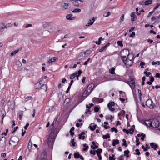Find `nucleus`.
<instances>
[{"label": "nucleus", "mask_w": 160, "mask_h": 160, "mask_svg": "<svg viewBox=\"0 0 160 160\" xmlns=\"http://www.w3.org/2000/svg\"><path fill=\"white\" fill-rule=\"evenodd\" d=\"M115 105V103L114 102H110L108 105V106H111V107H112L114 106Z\"/></svg>", "instance_id": "79ce46f5"}, {"label": "nucleus", "mask_w": 160, "mask_h": 160, "mask_svg": "<svg viewBox=\"0 0 160 160\" xmlns=\"http://www.w3.org/2000/svg\"><path fill=\"white\" fill-rule=\"evenodd\" d=\"M19 51V50L18 49L17 50L14 51L13 52L11 53V55L12 56H13V55H15L16 53H17V52H18Z\"/></svg>", "instance_id": "c03bdc74"}, {"label": "nucleus", "mask_w": 160, "mask_h": 160, "mask_svg": "<svg viewBox=\"0 0 160 160\" xmlns=\"http://www.w3.org/2000/svg\"><path fill=\"white\" fill-rule=\"evenodd\" d=\"M95 20V19L94 18H92V19L91 20H90L89 22H90V23H92V24H93V23Z\"/></svg>", "instance_id": "4d7b16f0"}, {"label": "nucleus", "mask_w": 160, "mask_h": 160, "mask_svg": "<svg viewBox=\"0 0 160 160\" xmlns=\"http://www.w3.org/2000/svg\"><path fill=\"white\" fill-rule=\"evenodd\" d=\"M74 139H73L71 141V142L72 143V145L73 146H75L76 142L74 141Z\"/></svg>", "instance_id": "49530a36"}, {"label": "nucleus", "mask_w": 160, "mask_h": 160, "mask_svg": "<svg viewBox=\"0 0 160 160\" xmlns=\"http://www.w3.org/2000/svg\"><path fill=\"white\" fill-rule=\"evenodd\" d=\"M142 137H141V139L142 140H144V138L145 137L146 135L145 134H144L142 132Z\"/></svg>", "instance_id": "864d4df0"}, {"label": "nucleus", "mask_w": 160, "mask_h": 160, "mask_svg": "<svg viewBox=\"0 0 160 160\" xmlns=\"http://www.w3.org/2000/svg\"><path fill=\"white\" fill-rule=\"evenodd\" d=\"M92 100L93 101L97 102H102V101L101 99H99L98 98H94L92 99Z\"/></svg>", "instance_id": "393cba45"}, {"label": "nucleus", "mask_w": 160, "mask_h": 160, "mask_svg": "<svg viewBox=\"0 0 160 160\" xmlns=\"http://www.w3.org/2000/svg\"><path fill=\"white\" fill-rule=\"evenodd\" d=\"M40 89H43L46 91L47 90V86L46 85L44 84H42Z\"/></svg>", "instance_id": "412c9836"}, {"label": "nucleus", "mask_w": 160, "mask_h": 160, "mask_svg": "<svg viewBox=\"0 0 160 160\" xmlns=\"http://www.w3.org/2000/svg\"><path fill=\"white\" fill-rule=\"evenodd\" d=\"M151 119L149 120H146L144 122V123L146 126L149 127L151 128Z\"/></svg>", "instance_id": "1a4fd4ad"}, {"label": "nucleus", "mask_w": 160, "mask_h": 160, "mask_svg": "<svg viewBox=\"0 0 160 160\" xmlns=\"http://www.w3.org/2000/svg\"><path fill=\"white\" fill-rule=\"evenodd\" d=\"M32 97L31 96H28L25 99V101L26 102L28 101L29 100H31L32 99Z\"/></svg>", "instance_id": "ea45409f"}, {"label": "nucleus", "mask_w": 160, "mask_h": 160, "mask_svg": "<svg viewBox=\"0 0 160 160\" xmlns=\"http://www.w3.org/2000/svg\"><path fill=\"white\" fill-rule=\"evenodd\" d=\"M159 18H159V16H154V17H152V18H151V20L152 21H153V20H157L158 19H159Z\"/></svg>", "instance_id": "72a5a7b5"}, {"label": "nucleus", "mask_w": 160, "mask_h": 160, "mask_svg": "<svg viewBox=\"0 0 160 160\" xmlns=\"http://www.w3.org/2000/svg\"><path fill=\"white\" fill-rule=\"evenodd\" d=\"M85 79L86 78L85 77H84L82 78V82L83 83H85Z\"/></svg>", "instance_id": "e2e57ef3"}, {"label": "nucleus", "mask_w": 160, "mask_h": 160, "mask_svg": "<svg viewBox=\"0 0 160 160\" xmlns=\"http://www.w3.org/2000/svg\"><path fill=\"white\" fill-rule=\"evenodd\" d=\"M102 152V150L101 149H98L96 152L97 154H101V153Z\"/></svg>", "instance_id": "c9c22d12"}, {"label": "nucleus", "mask_w": 160, "mask_h": 160, "mask_svg": "<svg viewBox=\"0 0 160 160\" xmlns=\"http://www.w3.org/2000/svg\"><path fill=\"white\" fill-rule=\"evenodd\" d=\"M70 4L69 3H64L62 4V7L65 9H68L70 8Z\"/></svg>", "instance_id": "4468645a"}, {"label": "nucleus", "mask_w": 160, "mask_h": 160, "mask_svg": "<svg viewBox=\"0 0 160 160\" xmlns=\"http://www.w3.org/2000/svg\"><path fill=\"white\" fill-rule=\"evenodd\" d=\"M155 77L158 78H160V74L159 73H157L155 76Z\"/></svg>", "instance_id": "bf43d9fd"}, {"label": "nucleus", "mask_w": 160, "mask_h": 160, "mask_svg": "<svg viewBox=\"0 0 160 160\" xmlns=\"http://www.w3.org/2000/svg\"><path fill=\"white\" fill-rule=\"evenodd\" d=\"M110 137L109 134H107L106 135H103L102 138L104 139H107Z\"/></svg>", "instance_id": "2f4dec72"}, {"label": "nucleus", "mask_w": 160, "mask_h": 160, "mask_svg": "<svg viewBox=\"0 0 160 160\" xmlns=\"http://www.w3.org/2000/svg\"><path fill=\"white\" fill-rule=\"evenodd\" d=\"M122 43V41H118L117 42V44L118 45L121 47H122L123 46Z\"/></svg>", "instance_id": "58836bf2"}, {"label": "nucleus", "mask_w": 160, "mask_h": 160, "mask_svg": "<svg viewBox=\"0 0 160 160\" xmlns=\"http://www.w3.org/2000/svg\"><path fill=\"white\" fill-rule=\"evenodd\" d=\"M85 132H82L79 135V139H82L83 140L85 138V136H84V135H85Z\"/></svg>", "instance_id": "f3484780"}, {"label": "nucleus", "mask_w": 160, "mask_h": 160, "mask_svg": "<svg viewBox=\"0 0 160 160\" xmlns=\"http://www.w3.org/2000/svg\"><path fill=\"white\" fill-rule=\"evenodd\" d=\"M74 157L75 158H78L80 157V154L78 152H76L74 153Z\"/></svg>", "instance_id": "bb28decb"}, {"label": "nucleus", "mask_w": 160, "mask_h": 160, "mask_svg": "<svg viewBox=\"0 0 160 160\" xmlns=\"http://www.w3.org/2000/svg\"><path fill=\"white\" fill-rule=\"evenodd\" d=\"M129 130L130 132H129V133L130 134H133L132 132H134V129L132 128H130V129H129Z\"/></svg>", "instance_id": "09e8293b"}, {"label": "nucleus", "mask_w": 160, "mask_h": 160, "mask_svg": "<svg viewBox=\"0 0 160 160\" xmlns=\"http://www.w3.org/2000/svg\"><path fill=\"white\" fill-rule=\"evenodd\" d=\"M82 55H79L78 57H77V59L79 60H82V58H81V57H82Z\"/></svg>", "instance_id": "13d9d810"}, {"label": "nucleus", "mask_w": 160, "mask_h": 160, "mask_svg": "<svg viewBox=\"0 0 160 160\" xmlns=\"http://www.w3.org/2000/svg\"><path fill=\"white\" fill-rule=\"evenodd\" d=\"M90 152L91 154H92L93 155H94L96 154V151L91 150Z\"/></svg>", "instance_id": "603ef678"}, {"label": "nucleus", "mask_w": 160, "mask_h": 160, "mask_svg": "<svg viewBox=\"0 0 160 160\" xmlns=\"http://www.w3.org/2000/svg\"><path fill=\"white\" fill-rule=\"evenodd\" d=\"M154 103L151 99H149L146 102V105L150 108H154Z\"/></svg>", "instance_id": "39448f33"}, {"label": "nucleus", "mask_w": 160, "mask_h": 160, "mask_svg": "<svg viewBox=\"0 0 160 160\" xmlns=\"http://www.w3.org/2000/svg\"><path fill=\"white\" fill-rule=\"evenodd\" d=\"M115 155L113 154L112 156H110L109 158V160H115V158H114Z\"/></svg>", "instance_id": "37998d69"}, {"label": "nucleus", "mask_w": 160, "mask_h": 160, "mask_svg": "<svg viewBox=\"0 0 160 160\" xmlns=\"http://www.w3.org/2000/svg\"><path fill=\"white\" fill-rule=\"evenodd\" d=\"M115 68H112L109 70V72L110 73L113 74L115 73Z\"/></svg>", "instance_id": "b1692460"}, {"label": "nucleus", "mask_w": 160, "mask_h": 160, "mask_svg": "<svg viewBox=\"0 0 160 160\" xmlns=\"http://www.w3.org/2000/svg\"><path fill=\"white\" fill-rule=\"evenodd\" d=\"M152 2V0H147L145 2H142V3L139 2V4L141 5H143V3H144L145 5H148L151 4Z\"/></svg>", "instance_id": "ddd939ff"}, {"label": "nucleus", "mask_w": 160, "mask_h": 160, "mask_svg": "<svg viewBox=\"0 0 160 160\" xmlns=\"http://www.w3.org/2000/svg\"><path fill=\"white\" fill-rule=\"evenodd\" d=\"M124 19V14H122L121 17L120 19V23L123 22Z\"/></svg>", "instance_id": "4c0bfd02"}, {"label": "nucleus", "mask_w": 160, "mask_h": 160, "mask_svg": "<svg viewBox=\"0 0 160 160\" xmlns=\"http://www.w3.org/2000/svg\"><path fill=\"white\" fill-rule=\"evenodd\" d=\"M72 14H69L67 15L66 16V18L67 20H73L75 18V17H72Z\"/></svg>", "instance_id": "9b49d317"}, {"label": "nucleus", "mask_w": 160, "mask_h": 160, "mask_svg": "<svg viewBox=\"0 0 160 160\" xmlns=\"http://www.w3.org/2000/svg\"><path fill=\"white\" fill-rule=\"evenodd\" d=\"M150 81L151 82H153L154 81V78L153 76H150Z\"/></svg>", "instance_id": "680f3d73"}, {"label": "nucleus", "mask_w": 160, "mask_h": 160, "mask_svg": "<svg viewBox=\"0 0 160 160\" xmlns=\"http://www.w3.org/2000/svg\"><path fill=\"white\" fill-rule=\"evenodd\" d=\"M130 152L129 150H125L124 152V155L127 157H129V153Z\"/></svg>", "instance_id": "cd10ccee"}, {"label": "nucleus", "mask_w": 160, "mask_h": 160, "mask_svg": "<svg viewBox=\"0 0 160 160\" xmlns=\"http://www.w3.org/2000/svg\"><path fill=\"white\" fill-rule=\"evenodd\" d=\"M91 92V91H89L87 89L84 91L83 95H85L86 96H87L89 95Z\"/></svg>", "instance_id": "a211bd4d"}, {"label": "nucleus", "mask_w": 160, "mask_h": 160, "mask_svg": "<svg viewBox=\"0 0 160 160\" xmlns=\"http://www.w3.org/2000/svg\"><path fill=\"white\" fill-rule=\"evenodd\" d=\"M123 52L126 54V55H121V58L123 61L124 64L127 66H131L132 63V60L134 56L132 54H129V51L127 49H125L122 50L121 52Z\"/></svg>", "instance_id": "f257e3e1"}, {"label": "nucleus", "mask_w": 160, "mask_h": 160, "mask_svg": "<svg viewBox=\"0 0 160 160\" xmlns=\"http://www.w3.org/2000/svg\"><path fill=\"white\" fill-rule=\"evenodd\" d=\"M110 45V43L108 42V43L105 45L103 47L101 48H100L99 50V52H102L104 51L105 49L106 48L108 47Z\"/></svg>", "instance_id": "f8f14e48"}, {"label": "nucleus", "mask_w": 160, "mask_h": 160, "mask_svg": "<svg viewBox=\"0 0 160 160\" xmlns=\"http://www.w3.org/2000/svg\"><path fill=\"white\" fill-rule=\"evenodd\" d=\"M74 129H75V128H74V127H73L71 128V129L70 130L69 132L70 134V135L71 136H72L74 135V132H73V131L74 130Z\"/></svg>", "instance_id": "5701e85b"}, {"label": "nucleus", "mask_w": 160, "mask_h": 160, "mask_svg": "<svg viewBox=\"0 0 160 160\" xmlns=\"http://www.w3.org/2000/svg\"><path fill=\"white\" fill-rule=\"evenodd\" d=\"M50 24V22H42V25L44 27H47V26L49 25Z\"/></svg>", "instance_id": "e433bc0d"}, {"label": "nucleus", "mask_w": 160, "mask_h": 160, "mask_svg": "<svg viewBox=\"0 0 160 160\" xmlns=\"http://www.w3.org/2000/svg\"><path fill=\"white\" fill-rule=\"evenodd\" d=\"M148 70V69H146L144 72V73L147 77H148L150 74H151V73L150 72H147V71Z\"/></svg>", "instance_id": "4be33fe9"}, {"label": "nucleus", "mask_w": 160, "mask_h": 160, "mask_svg": "<svg viewBox=\"0 0 160 160\" xmlns=\"http://www.w3.org/2000/svg\"><path fill=\"white\" fill-rule=\"evenodd\" d=\"M92 52V50H87L84 52V54H87V55H89Z\"/></svg>", "instance_id": "473e14b6"}, {"label": "nucleus", "mask_w": 160, "mask_h": 160, "mask_svg": "<svg viewBox=\"0 0 160 160\" xmlns=\"http://www.w3.org/2000/svg\"><path fill=\"white\" fill-rule=\"evenodd\" d=\"M42 81L40 80L39 82L36 83L34 85V88L36 89H40L42 86Z\"/></svg>", "instance_id": "0eeeda50"}, {"label": "nucleus", "mask_w": 160, "mask_h": 160, "mask_svg": "<svg viewBox=\"0 0 160 160\" xmlns=\"http://www.w3.org/2000/svg\"><path fill=\"white\" fill-rule=\"evenodd\" d=\"M19 141L18 137L16 136H12L10 138L9 141V145L13 146H15Z\"/></svg>", "instance_id": "7ed1b4c3"}, {"label": "nucleus", "mask_w": 160, "mask_h": 160, "mask_svg": "<svg viewBox=\"0 0 160 160\" xmlns=\"http://www.w3.org/2000/svg\"><path fill=\"white\" fill-rule=\"evenodd\" d=\"M77 74V72H75L74 73H73L71 75L70 77V79H73L75 77Z\"/></svg>", "instance_id": "a878e982"}, {"label": "nucleus", "mask_w": 160, "mask_h": 160, "mask_svg": "<svg viewBox=\"0 0 160 160\" xmlns=\"http://www.w3.org/2000/svg\"><path fill=\"white\" fill-rule=\"evenodd\" d=\"M138 94L139 96V99L140 100H141V96H142L141 91V90L138 89Z\"/></svg>", "instance_id": "f704fd0d"}, {"label": "nucleus", "mask_w": 160, "mask_h": 160, "mask_svg": "<svg viewBox=\"0 0 160 160\" xmlns=\"http://www.w3.org/2000/svg\"><path fill=\"white\" fill-rule=\"evenodd\" d=\"M99 108L98 107H96L94 108V111L95 112H97L99 111Z\"/></svg>", "instance_id": "5fc2aeb1"}, {"label": "nucleus", "mask_w": 160, "mask_h": 160, "mask_svg": "<svg viewBox=\"0 0 160 160\" xmlns=\"http://www.w3.org/2000/svg\"><path fill=\"white\" fill-rule=\"evenodd\" d=\"M135 152H136V154L138 155H139L140 154V153L139 151V150L138 149H137L135 150Z\"/></svg>", "instance_id": "8fccbe9b"}, {"label": "nucleus", "mask_w": 160, "mask_h": 160, "mask_svg": "<svg viewBox=\"0 0 160 160\" xmlns=\"http://www.w3.org/2000/svg\"><path fill=\"white\" fill-rule=\"evenodd\" d=\"M58 132L59 131L58 130L56 132H51L50 133L49 137L47 140V143L50 148L52 147L57 134Z\"/></svg>", "instance_id": "f03ea898"}, {"label": "nucleus", "mask_w": 160, "mask_h": 160, "mask_svg": "<svg viewBox=\"0 0 160 160\" xmlns=\"http://www.w3.org/2000/svg\"><path fill=\"white\" fill-rule=\"evenodd\" d=\"M122 130L123 132H125L127 134H128L129 133L128 131L126 129H123Z\"/></svg>", "instance_id": "69168bd1"}, {"label": "nucleus", "mask_w": 160, "mask_h": 160, "mask_svg": "<svg viewBox=\"0 0 160 160\" xmlns=\"http://www.w3.org/2000/svg\"><path fill=\"white\" fill-rule=\"evenodd\" d=\"M136 13L138 15H140L141 14V12H144V10L143 9H142L139 11V12H138V8H136Z\"/></svg>", "instance_id": "aec40b11"}, {"label": "nucleus", "mask_w": 160, "mask_h": 160, "mask_svg": "<svg viewBox=\"0 0 160 160\" xmlns=\"http://www.w3.org/2000/svg\"><path fill=\"white\" fill-rule=\"evenodd\" d=\"M145 63L144 62H143L142 61H141L140 62V65L141 66V68H144L143 65H145Z\"/></svg>", "instance_id": "a18cd8bd"}, {"label": "nucleus", "mask_w": 160, "mask_h": 160, "mask_svg": "<svg viewBox=\"0 0 160 160\" xmlns=\"http://www.w3.org/2000/svg\"><path fill=\"white\" fill-rule=\"evenodd\" d=\"M131 17V20L132 21H134L136 20L137 18L136 16L135 15V12H132L130 15Z\"/></svg>", "instance_id": "6e6552de"}, {"label": "nucleus", "mask_w": 160, "mask_h": 160, "mask_svg": "<svg viewBox=\"0 0 160 160\" xmlns=\"http://www.w3.org/2000/svg\"><path fill=\"white\" fill-rule=\"evenodd\" d=\"M127 83L129 85L132 90L133 91L135 87V82L133 80H131L127 82Z\"/></svg>", "instance_id": "423d86ee"}, {"label": "nucleus", "mask_w": 160, "mask_h": 160, "mask_svg": "<svg viewBox=\"0 0 160 160\" xmlns=\"http://www.w3.org/2000/svg\"><path fill=\"white\" fill-rule=\"evenodd\" d=\"M119 143V140L117 139H116V140H113V143H112V146H114L116 145H117Z\"/></svg>", "instance_id": "6ab92c4d"}, {"label": "nucleus", "mask_w": 160, "mask_h": 160, "mask_svg": "<svg viewBox=\"0 0 160 160\" xmlns=\"http://www.w3.org/2000/svg\"><path fill=\"white\" fill-rule=\"evenodd\" d=\"M160 6V4L159 3H158L156 6L154 8V10H156V9L158 8Z\"/></svg>", "instance_id": "0e129e2a"}, {"label": "nucleus", "mask_w": 160, "mask_h": 160, "mask_svg": "<svg viewBox=\"0 0 160 160\" xmlns=\"http://www.w3.org/2000/svg\"><path fill=\"white\" fill-rule=\"evenodd\" d=\"M92 124L93 123H91L89 126V128L92 131H94L96 129L97 127L96 125H94L93 126H92Z\"/></svg>", "instance_id": "2eb2a0df"}, {"label": "nucleus", "mask_w": 160, "mask_h": 160, "mask_svg": "<svg viewBox=\"0 0 160 160\" xmlns=\"http://www.w3.org/2000/svg\"><path fill=\"white\" fill-rule=\"evenodd\" d=\"M135 32H132L131 34L129 35V36L131 37H133L135 35Z\"/></svg>", "instance_id": "052dcab7"}, {"label": "nucleus", "mask_w": 160, "mask_h": 160, "mask_svg": "<svg viewBox=\"0 0 160 160\" xmlns=\"http://www.w3.org/2000/svg\"><path fill=\"white\" fill-rule=\"evenodd\" d=\"M135 138H136V145L138 146L140 144V142L139 141V139L137 137V136H135Z\"/></svg>", "instance_id": "c756f323"}, {"label": "nucleus", "mask_w": 160, "mask_h": 160, "mask_svg": "<svg viewBox=\"0 0 160 160\" xmlns=\"http://www.w3.org/2000/svg\"><path fill=\"white\" fill-rule=\"evenodd\" d=\"M1 156L2 157H5L6 156V153H2Z\"/></svg>", "instance_id": "774afa93"}, {"label": "nucleus", "mask_w": 160, "mask_h": 160, "mask_svg": "<svg viewBox=\"0 0 160 160\" xmlns=\"http://www.w3.org/2000/svg\"><path fill=\"white\" fill-rule=\"evenodd\" d=\"M123 143H122V145L124 146L125 147H127L128 146V144L126 143V141L125 139H122Z\"/></svg>", "instance_id": "c85d7f7f"}, {"label": "nucleus", "mask_w": 160, "mask_h": 160, "mask_svg": "<svg viewBox=\"0 0 160 160\" xmlns=\"http://www.w3.org/2000/svg\"><path fill=\"white\" fill-rule=\"evenodd\" d=\"M95 147H94L92 145L91 146V148L93 149H97L98 148V147L96 145L94 146Z\"/></svg>", "instance_id": "6e6d98bb"}, {"label": "nucleus", "mask_w": 160, "mask_h": 160, "mask_svg": "<svg viewBox=\"0 0 160 160\" xmlns=\"http://www.w3.org/2000/svg\"><path fill=\"white\" fill-rule=\"evenodd\" d=\"M109 109L112 112H113L115 110V109L114 108H112V107L111 106H108Z\"/></svg>", "instance_id": "de8ad7c7"}, {"label": "nucleus", "mask_w": 160, "mask_h": 160, "mask_svg": "<svg viewBox=\"0 0 160 160\" xmlns=\"http://www.w3.org/2000/svg\"><path fill=\"white\" fill-rule=\"evenodd\" d=\"M111 131L112 132L114 131L116 133H117L118 132V130L115 128H111Z\"/></svg>", "instance_id": "a19ab883"}, {"label": "nucleus", "mask_w": 160, "mask_h": 160, "mask_svg": "<svg viewBox=\"0 0 160 160\" xmlns=\"http://www.w3.org/2000/svg\"><path fill=\"white\" fill-rule=\"evenodd\" d=\"M110 12H108V13H104L103 15L105 17H108L110 15Z\"/></svg>", "instance_id": "3c124183"}, {"label": "nucleus", "mask_w": 160, "mask_h": 160, "mask_svg": "<svg viewBox=\"0 0 160 160\" xmlns=\"http://www.w3.org/2000/svg\"><path fill=\"white\" fill-rule=\"evenodd\" d=\"M94 88V84L93 83H91L89 84L87 87V89L89 91H91V92L93 89V88Z\"/></svg>", "instance_id": "9d476101"}, {"label": "nucleus", "mask_w": 160, "mask_h": 160, "mask_svg": "<svg viewBox=\"0 0 160 160\" xmlns=\"http://www.w3.org/2000/svg\"><path fill=\"white\" fill-rule=\"evenodd\" d=\"M81 11V10L80 9H79V8H76V9H74V10H73V11H72V12H80Z\"/></svg>", "instance_id": "7c9ffc66"}, {"label": "nucleus", "mask_w": 160, "mask_h": 160, "mask_svg": "<svg viewBox=\"0 0 160 160\" xmlns=\"http://www.w3.org/2000/svg\"><path fill=\"white\" fill-rule=\"evenodd\" d=\"M32 143L31 140H30L28 146V149L29 151H30L32 148Z\"/></svg>", "instance_id": "dca6fc26"}, {"label": "nucleus", "mask_w": 160, "mask_h": 160, "mask_svg": "<svg viewBox=\"0 0 160 160\" xmlns=\"http://www.w3.org/2000/svg\"><path fill=\"white\" fill-rule=\"evenodd\" d=\"M151 128H158L159 125V122L156 119H151Z\"/></svg>", "instance_id": "20e7f679"}, {"label": "nucleus", "mask_w": 160, "mask_h": 160, "mask_svg": "<svg viewBox=\"0 0 160 160\" xmlns=\"http://www.w3.org/2000/svg\"><path fill=\"white\" fill-rule=\"evenodd\" d=\"M153 40H151L150 39H148L147 40V42H148V43H149L150 44L152 43L153 42Z\"/></svg>", "instance_id": "338daca9"}]
</instances>
